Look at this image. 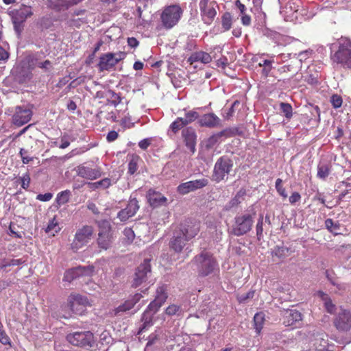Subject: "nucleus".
I'll return each mask as SVG.
<instances>
[{
  "mask_svg": "<svg viewBox=\"0 0 351 351\" xmlns=\"http://www.w3.org/2000/svg\"><path fill=\"white\" fill-rule=\"evenodd\" d=\"M167 298V295L165 293V287L162 286L158 288L154 300L149 304L147 309L143 314L141 319L143 326L140 328L138 333L143 332L147 327H149L152 325V318L154 315L165 302Z\"/></svg>",
  "mask_w": 351,
  "mask_h": 351,
  "instance_id": "obj_1",
  "label": "nucleus"
},
{
  "mask_svg": "<svg viewBox=\"0 0 351 351\" xmlns=\"http://www.w3.org/2000/svg\"><path fill=\"white\" fill-rule=\"evenodd\" d=\"M197 273L201 276L213 274L217 270V263L213 254L204 251L193 259Z\"/></svg>",
  "mask_w": 351,
  "mask_h": 351,
  "instance_id": "obj_2",
  "label": "nucleus"
},
{
  "mask_svg": "<svg viewBox=\"0 0 351 351\" xmlns=\"http://www.w3.org/2000/svg\"><path fill=\"white\" fill-rule=\"evenodd\" d=\"M183 14V10L178 4L166 6L160 14L162 25L167 29L176 25Z\"/></svg>",
  "mask_w": 351,
  "mask_h": 351,
  "instance_id": "obj_3",
  "label": "nucleus"
},
{
  "mask_svg": "<svg viewBox=\"0 0 351 351\" xmlns=\"http://www.w3.org/2000/svg\"><path fill=\"white\" fill-rule=\"evenodd\" d=\"M331 59L343 67L351 69V41L341 38L339 42V49Z\"/></svg>",
  "mask_w": 351,
  "mask_h": 351,
  "instance_id": "obj_4",
  "label": "nucleus"
},
{
  "mask_svg": "<svg viewBox=\"0 0 351 351\" xmlns=\"http://www.w3.org/2000/svg\"><path fill=\"white\" fill-rule=\"evenodd\" d=\"M233 162L228 156L220 157L215 162L212 175L213 180L219 182L227 180L232 171Z\"/></svg>",
  "mask_w": 351,
  "mask_h": 351,
  "instance_id": "obj_5",
  "label": "nucleus"
},
{
  "mask_svg": "<svg viewBox=\"0 0 351 351\" xmlns=\"http://www.w3.org/2000/svg\"><path fill=\"white\" fill-rule=\"evenodd\" d=\"M254 215L255 213L252 214L244 213L236 216L230 232L237 237L247 233L252 229Z\"/></svg>",
  "mask_w": 351,
  "mask_h": 351,
  "instance_id": "obj_6",
  "label": "nucleus"
},
{
  "mask_svg": "<svg viewBox=\"0 0 351 351\" xmlns=\"http://www.w3.org/2000/svg\"><path fill=\"white\" fill-rule=\"evenodd\" d=\"M198 5L203 23L207 25L212 24L217 14V2L210 0H199Z\"/></svg>",
  "mask_w": 351,
  "mask_h": 351,
  "instance_id": "obj_7",
  "label": "nucleus"
},
{
  "mask_svg": "<svg viewBox=\"0 0 351 351\" xmlns=\"http://www.w3.org/2000/svg\"><path fill=\"white\" fill-rule=\"evenodd\" d=\"M93 271L94 267L93 266H79L67 270L64 274L63 280L64 281L71 282L75 279L82 278L83 280L81 282H86L84 278L91 276Z\"/></svg>",
  "mask_w": 351,
  "mask_h": 351,
  "instance_id": "obj_8",
  "label": "nucleus"
},
{
  "mask_svg": "<svg viewBox=\"0 0 351 351\" xmlns=\"http://www.w3.org/2000/svg\"><path fill=\"white\" fill-rule=\"evenodd\" d=\"M90 305V304L86 296L72 293L68 298V306L71 311L77 315H82L86 307Z\"/></svg>",
  "mask_w": 351,
  "mask_h": 351,
  "instance_id": "obj_9",
  "label": "nucleus"
},
{
  "mask_svg": "<svg viewBox=\"0 0 351 351\" xmlns=\"http://www.w3.org/2000/svg\"><path fill=\"white\" fill-rule=\"evenodd\" d=\"M125 54L123 52L106 53L103 54L98 63L99 71H108L113 68L119 61L124 59Z\"/></svg>",
  "mask_w": 351,
  "mask_h": 351,
  "instance_id": "obj_10",
  "label": "nucleus"
},
{
  "mask_svg": "<svg viewBox=\"0 0 351 351\" xmlns=\"http://www.w3.org/2000/svg\"><path fill=\"white\" fill-rule=\"evenodd\" d=\"M93 228L90 226H84L79 229L75 235L72 243V249L77 251L84 245H86L91 239Z\"/></svg>",
  "mask_w": 351,
  "mask_h": 351,
  "instance_id": "obj_11",
  "label": "nucleus"
},
{
  "mask_svg": "<svg viewBox=\"0 0 351 351\" xmlns=\"http://www.w3.org/2000/svg\"><path fill=\"white\" fill-rule=\"evenodd\" d=\"M75 171L79 177L89 180H97L103 175V171L100 167H92L84 164L77 166L75 168Z\"/></svg>",
  "mask_w": 351,
  "mask_h": 351,
  "instance_id": "obj_12",
  "label": "nucleus"
},
{
  "mask_svg": "<svg viewBox=\"0 0 351 351\" xmlns=\"http://www.w3.org/2000/svg\"><path fill=\"white\" fill-rule=\"evenodd\" d=\"M334 324L337 330L349 332V338L351 341V313L345 309H340L338 312Z\"/></svg>",
  "mask_w": 351,
  "mask_h": 351,
  "instance_id": "obj_13",
  "label": "nucleus"
},
{
  "mask_svg": "<svg viewBox=\"0 0 351 351\" xmlns=\"http://www.w3.org/2000/svg\"><path fill=\"white\" fill-rule=\"evenodd\" d=\"M67 341L76 346H85L90 345L93 339V335L90 331L75 332L66 336Z\"/></svg>",
  "mask_w": 351,
  "mask_h": 351,
  "instance_id": "obj_14",
  "label": "nucleus"
},
{
  "mask_svg": "<svg viewBox=\"0 0 351 351\" xmlns=\"http://www.w3.org/2000/svg\"><path fill=\"white\" fill-rule=\"evenodd\" d=\"M149 259L144 260L136 269L135 272L132 286L137 287L145 283L148 280V276L151 274V266Z\"/></svg>",
  "mask_w": 351,
  "mask_h": 351,
  "instance_id": "obj_15",
  "label": "nucleus"
},
{
  "mask_svg": "<svg viewBox=\"0 0 351 351\" xmlns=\"http://www.w3.org/2000/svg\"><path fill=\"white\" fill-rule=\"evenodd\" d=\"M185 238L182 236L179 235L178 233L173 237L170 242V249L173 250L176 254H178V257L173 258L174 261L177 259H181L180 261H183L188 256V252H183L184 247L186 245Z\"/></svg>",
  "mask_w": 351,
  "mask_h": 351,
  "instance_id": "obj_16",
  "label": "nucleus"
},
{
  "mask_svg": "<svg viewBox=\"0 0 351 351\" xmlns=\"http://www.w3.org/2000/svg\"><path fill=\"white\" fill-rule=\"evenodd\" d=\"M32 109L28 106H16L12 121L14 125L21 126L28 123L32 117Z\"/></svg>",
  "mask_w": 351,
  "mask_h": 351,
  "instance_id": "obj_17",
  "label": "nucleus"
},
{
  "mask_svg": "<svg viewBox=\"0 0 351 351\" xmlns=\"http://www.w3.org/2000/svg\"><path fill=\"white\" fill-rule=\"evenodd\" d=\"M208 180L206 178L191 180L178 185L177 191L180 194L185 195L195 190L200 189L208 185Z\"/></svg>",
  "mask_w": 351,
  "mask_h": 351,
  "instance_id": "obj_18",
  "label": "nucleus"
},
{
  "mask_svg": "<svg viewBox=\"0 0 351 351\" xmlns=\"http://www.w3.org/2000/svg\"><path fill=\"white\" fill-rule=\"evenodd\" d=\"M199 231V223L197 221H186L177 233L185 238V241H189L194 238Z\"/></svg>",
  "mask_w": 351,
  "mask_h": 351,
  "instance_id": "obj_19",
  "label": "nucleus"
},
{
  "mask_svg": "<svg viewBox=\"0 0 351 351\" xmlns=\"http://www.w3.org/2000/svg\"><path fill=\"white\" fill-rule=\"evenodd\" d=\"M32 14V8L25 5H21L19 8L10 12L12 22L16 23H23Z\"/></svg>",
  "mask_w": 351,
  "mask_h": 351,
  "instance_id": "obj_20",
  "label": "nucleus"
},
{
  "mask_svg": "<svg viewBox=\"0 0 351 351\" xmlns=\"http://www.w3.org/2000/svg\"><path fill=\"white\" fill-rule=\"evenodd\" d=\"M302 319V314L296 309L286 310L284 314L283 323L287 326L296 327Z\"/></svg>",
  "mask_w": 351,
  "mask_h": 351,
  "instance_id": "obj_21",
  "label": "nucleus"
},
{
  "mask_svg": "<svg viewBox=\"0 0 351 351\" xmlns=\"http://www.w3.org/2000/svg\"><path fill=\"white\" fill-rule=\"evenodd\" d=\"M182 136L184 139L186 146L192 153L195 151L196 134L192 128H186L182 130Z\"/></svg>",
  "mask_w": 351,
  "mask_h": 351,
  "instance_id": "obj_22",
  "label": "nucleus"
},
{
  "mask_svg": "<svg viewBox=\"0 0 351 351\" xmlns=\"http://www.w3.org/2000/svg\"><path fill=\"white\" fill-rule=\"evenodd\" d=\"M117 180L114 179H110L109 178H104L97 182H88L86 183L88 188L90 191L96 190H105L110 187L112 184H115Z\"/></svg>",
  "mask_w": 351,
  "mask_h": 351,
  "instance_id": "obj_23",
  "label": "nucleus"
},
{
  "mask_svg": "<svg viewBox=\"0 0 351 351\" xmlns=\"http://www.w3.org/2000/svg\"><path fill=\"white\" fill-rule=\"evenodd\" d=\"M141 298L142 295L141 293H136L131 298L126 300L123 304L119 306L114 309L115 315H117L120 312H125L132 309Z\"/></svg>",
  "mask_w": 351,
  "mask_h": 351,
  "instance_id": "obj_24",
  "label": "nucleus"
},
{
  "mask_svg": "<svg viewBox=\"0 0 351 351\" xmlns=\"http://www.w3.org/2000/svg\"><path fill=\"white\" fill-rule=\"evenodd\" d=\"M324 334H317L311 340V344H313V350H309V351H327L328 343V340L324 338Z\"/></svg>",
  "mask_w": 351,
  "mask_h": 351,
  "instance_id": "obj_25",
  "label": "nucleus"
},
{
  "mask_svg": "<svg viewBox=\"0 0 351 351\" xmlns=\"http://www.w3.org/2000/svg\"><path fill=\"white\" fill-rule=\"evenodd\" d=\"M212 60L211 56L209 53L199 51H195L193 53L191 56L189 58V62H190L191 64H193L195 62H200L203 64H207L209 63Z\"/></svg>",
  "mask_w": 351,
  "mask_h": 351,
  "instance_id": "obj_26",
  "label": "nucleus"
},
{
  "mask_svg": "<svg viewBox=\"0 0 351 351\" xmlns=\"http://www.w3.org/2000/svg\"><path fill=\"white\" fill-rule=\"evenodd\" d=\"M147 197L150 205L154 207L163 204L167 200L161 193L151 190L149 191Z\"/></svg>",
  "mask_w": 351,
  "mask_h": 351,
  "instance_id": "obj_27",
  "label": "nucleus"
},
{
  "mask_svg": "<svg viewBox=\"0 0 351 351\" xmlns=\"http://www.w3.org/2000/svg\"><path fill=\"white\" fill-rule=\"evenodd\" d=\"M199 122L203 126L213 128L219 124L220 119L215 114L210 113L204 115Z\"/></svg>",
  "mask_w": 351,
  "mask_h": 351,
  "instance_id": "obj_28",
  "label": "nucleus"
},
{
  "mask_svg": "<svg viewBox=\"0 0 351 351\" xmlns=\"http://www.w3.org/2000/svg\"><path fill=\"white\" fill-rule=\"evenodd\" d=\"M317 295L323 302L324 306L328 313L332 314L335 312L337 309L336 306L333 304L330 298L326 293L322 291H319Z\"/></svg>",
  "mask_w": 351,
  "mask_h": 351,
  "instance_id": "obj_29",
  "label": "nucleus"
},
{
  "mask_svg": "<svg viewBox=\"0 0 351 351\" xmlns=\"http://www.w3.org/2000/svg\"><path fill=\"white\" fill-rule=\"evenodd\" d=\"M291 250L285 246H276L271 251V255L279 261H283L291 254Z\"/></svg>",
  "mask_w": 351,
  "mask_h": 351,
  "instance_id": "obj_30",
  "label": "nucleus"
},
{
  "mask_svg": "<svg viewBox=\"0 0 351 351\" xmlns=\"http://www.w3.org/2000/svg\"><path fill=\"white\" fill-rule=\"evenodd\" d=\"M111 243L112 237L110 233H105L104 232H99L97 243L100 248L107 250L110 247Z\"/></svg>",
  "mask_w": 351,
  "mask_h": 351,
  "instance_id": "obj_31",
  "label": "nucleus"
},
{
  "mask_svg": "<svg viewBox=\"0 0 351 351\" xmlns=\"http://www.w3.org/2000/svg\"><path fill=\"white\" fill-rule=\"evenodd\" d=\"M298 6H296L294 3L289 2L285 9L282 11L285 12L286 14L287 20H293L298 18L297 12L298 11Z\"/></svg>",
  "mask_w": 351,
  "mask_h": 351,
  "instance_id": "obj_32",
  "label": "nucleus"
},
{
  "mask_svg": "<svg viewBox=\"0 0 351 351\" xmlns=\"http://www.w3.org/2000/svg\"><path fill=\"white\" fill-rule=\"evenodd\" d=\"M61 230V228L57 221L56 217L51 219L45 228L46 233L51 236H55L56 234L58 233Z\"/></svg>",
  "mask_w": 351,
  "mask_h": 351,
  "instance_id": "obj_33",
  "label": "nucleus"
},
{
  "mask_svg": "<svg viewBox=\"0 0 351 351\" xmlns=\"http://www.w3.org/2000/svg\"><path fill=\"white\" fill-rule=\"evenodd\" d=\"M326 228L334 234H341V225L338 221H334L331 219H327L325 221Z\"/></svg>",
  "mask_w": 351,
  "mask_h": 351,
  "instance_id": "obj_34",
  "label": "nucleus"
},
{
  "mask_svg": "<svg viewBox=\"0 0 351 351\" xmlns=\"http://www.w3.org/2000/svg\"><path fill=\"white\" fill-rule=\"evenodd\" d=\"M232 25V16L231 14L226 12L221 16V28L222 32H225L230 29Z\"/></svg>",
  "mask_w": 351,
  "mask_h": 351,
  "instance_id": "obj_35",
  "label": "nucleus"
},
{
  "mask_svg": "<svg viewBox=\"0 0 351 351\" xmlns=\"http://www.w3.org/2000/svg\"><path fill=\"white\" fill-rule=\"evenodd\" d=\"M265 322V315L263 313L260 312L255 314L254 317V323L256 332L259 334L263 327Z\"/></svg>",
  "mask_w": 351,
  "mask_h": 351,
  "instance_id": "obj_36",
  "label": "nucleus"
},
{
  "mask_svg": "<svg viewBox=\"0 0 351 351\" xmlns=\"http://www.w3.org/2000/svg\"><path fill=\"white\" fill-rule=\"evenodd\" d=\"M139 208L138 201L136 198H130L127 206L124 210L132 217L134 216Z\"/></svg>",
  "mask_w": 351,
  "mask_h": 351,
  "instance_id": "obj_37",
  "label": "nucleus"
},
{
  "mask_svg": "<svg viewBox=\"0 0 351 351\" xmlns=\"http://www.w3.org/2000/svg\"><path fill=\"white\" fill-rule=\"evenodd\" d=\"M109 104L116 107L121 101V97L114 91L109 90L106 94Z\"/></svg>",
  "mask_w": 351,
  "mask_h": 351,
  "instance_id": "obj_38",
  "label": "nucleus"
},
{
  "mask_svg": "<svg viewBox=\"0 0 351 351\" xmlns=\"http://www.w3.org/2000/svg\"><path fill=\"white\" fill-rule=\"evenodd\" d=\"M330 172V166L328 164L320 163L317 167V177L325 179Z\"/></svg>",
  "mask_w": 351,
  "mask_h": 351,
  "instance_id": "obj_39",
  "label": "nucleus"
},
{
  "mask_svg": "<svg viewBox=\"0 0 351 351\" xmlns=\"http://www.w3.org/2000/svg\"><path fill=\"white\" fill-rule=\"evenodd\" d=\"M71 195V191L69 190L63 191L59 193L56 197V202L59 205H62L69 202Z\"/></svg>",
  "mask_w": 351,
  "mask_h": 351,
  "instance_id": "obj_40",
  "label": "nucleus"
},
{
  "mask_svg": "<svg viewBox=\"0 0 351 351\" xmlns=\"http://www.w3.org/2000/svg\"><path fill=\"white\" fill-rule=\"evenodd\" d=\"M185 125H186V122L184 121V119L179 117V118H177L170 125V130L175 134Z\"/></svg>",
  "mask_w": 351,
  "mask_h": 351,
  "instance_id": "obj_41",
  "label": "nucleus"
},
{
  "mask_svg": "<svg viewBox=\"0 0 351 351\" xmlns=\"http://www.w3.org/2000/svg\"><path fill=\"white\" fill-rule=\"evenodd\" d=\"M273 62L274 61L271 60H264L258 63L259 66L263 67L262 73L265 77L267 76L271 71Z\"/></svg>",
  "mask_w": 351,
  "mask_h": 351,
  "instance_id": "obj_42",
  "label": "nucleus"
},
{
  "mask_svg": "<svg viewBox=\"0 0 351 351\" xmlns=\"http://www.w3.org/2000/svg\"><path fill=\"white\" fill-rule=\"evenodd\" d=\"M0 342L5 346H6V345L11 346V340H10L9 336L7 335L1 321H0Z\"/></svg>",
  "mask_w": 351,
  "mask_h": 351,
  "instance_id": "obj_43",
  "label": "nucleus"
},
{
  "mask_svg": "<svg viewBox=\"0 0 351 351\" xmlns=\"http://www.w3.org/2000/svg\"><path fill=\"white\" fill-rule=\"evenodd\" d=\"M326 276L328 278V279L330 281V282L335 285V286H337V287L338 288L339 290H346V288H347V285L343 284V283H341L339 282L338 279L337 278H335L334 277H332L328 271H326Z\"/></svg>",
  "mask_w": 351,
  "mask_h": 351,
  "instance_id": "obj_44",
  "label": "nucleus"
},
{
  "mask_svg": "<svg viewBox=\"0 0 351 351\" xmlns=\"http://www.w3.org/2000/svg\"><path fill=\"white\" fill-rule=\"evenodd\" d=\"M150 0H138L137 12H138L139 19H142V21H143V22L141 23L142 25L147 24L149 21L147 19H145V16H142V10H141V4H143L144 6H146L147 3H148V2Z\"/></svg>",
  "mask_w": 351,
  "mask_h": 351,
  "instance_id": "obj_45",
  "label": "nucleus"
},
{
  "mask_svg": "<svg viewBox=\"0 0 351 351\" xmlns=\"http://www.w3.org/2000/svg\"><path fill=\"white\" fill-rule=\"evenodd\" d=\"M276 189L278 193L284 198L287 197V193L285 189L282 186V180L280 178H278L276 180Z\"/></svg>",
  "mask_w": 351,
  "mask_h": 351,
  "instance_id": "obj_46",
  "label": "nucleus"
},
{
  "mask_svg": "<svg viewBox=\"0 0 351 351\" xmlns=\"http://www.w3.org/2000/svg\"><path fill=\"white\" fill-rule=\"evenodd\" d=\"M225 134V131L220 132L216 134L210 136L207 141V146L211 147L213 146L215 143H217L218 140L223 136Z\"/></svg>",
  "mask_w": 351,
  "mask_h": 351,
  "instance_id": "obj_47",
  "label": "nucleus"
},
{
  "mask_svg": "<svg viewBox=\"0 0 351 351\" xmlns=\"http://www.w3.org/2000/svg\"><path fill=\"white\" fill-rule=\"evenodd\" d=\"M312 54L311 50H305L303 51L300 52L298 54H295L294 56H297V58L298 59L299 62L302 63V62L306 61L307 59L310 58V56Z\"/></svg>",
  "mask_w": 351,
  "mask_h": 351,
  "instance_id": "obj_48",
  "label": "nucleus"
},
{
  "mask_svg": "<svg viewBox=\"0 0 351 351\" xmlns=\"http://www.w3.org/2000/svg\"><path fill=\"white\" fill-rule=\"evenodd\" d=\"M198 117V113L195 111H189L185 114V118L184 119V121L186 122V124L195 121Z\"/></svg>",
  "mask_w": 351,
  "mask_h": 351,
  "instance_id": "obj_49",
  "label": "nucleus"
},
{
  "mask_svg": "<svg viewBox=\"0 0 351 351\" xmlns=\"http://www.w3.org/2000/svg\"><path fill=\"white\" fill-rule=\"evenodd\" d=\"M99 232H104L105 233H110V224L107 220H102L98 223Z\"/></svg>",
  "mask_w": 351,
  "mask_h": 351,
  "instance_id": "obj_50",
  "label": "nucleus"
},
{
  "mask_svg": "<svg viewBox=\"0 0 351 351\" xmlns=\"http://www.w3.org/2000/svg\"><path fill=\"white\" fill-rule=\"evenodd\" d=\"M19 180L23 189H27L29 187L30 183V177L28 173H25L20 177Z\"/></svg>",
  "mask_w": 351,
  "mask_h": 351,
  "instance_id": "obj_51",
  "label": "nucleus"
},
{
  "mask_svg": "<svg viewBox=\"0 0 351 351\" xmlns=\"http://www.w3.org/2000/svg\"><path fill=\"white\" fill-rule=\"evenodd\" d=\"M280 107L287 118H290L292 116V107L290 104L281 103Z\"/></svg>",
  "mask_w": 351,
  "mask_h": 351,
  "instance_id": "obj_52",
  "label": "nucleus"
},
{
  "mask_svg": "<svg viewBox=\"0 0 351 351\" xmlns=\"http://www.w3.org/2000/svg\"><path fill=\"white\" fill-rule=\"evenodd\" d=\"M180 311V307L176 304L170 305L166 309V313L169 315H174L176 314H179Z\"/></svg>",
  "mask_w": 351,
  "mask_h": 351,
  "instance_id": "obj_53",
  "label": "nucleus"
},
{
  "mask_svg": "<svg viewBox=\"0 0 351 351\" xmlns=\"http://www.w3.org/2000/svg\"><path fill=\"white\" fill-rule=\"evenodd\" d=\"M254 294V291H250L246 293L239 294L237 300L240 303L245 302L248 299L252 298Z\"/></svg>",
  "mask_w": 351,
  "mask_h": 351,
  "instance_id": "obj_54",
  "label": "nucleus"
},
{
  "mask_svg": "<svg viewBox=\"0 0 351 351\" xmlns=\"http://www.w3.org/2000/svg\"><path fill=\"white\" fill-rule=\"evenodd\" d=\"M330 101L335 108H338L341 106L342 98L338 95H333L331 97Z\"/></svg>",
  "mask_w": 351,
  "mask_h": 351,
  "instance_id": "obj_55",
  "label": "nucleus"
},
{
  "mask_svg": "<svg viewBox=\"0 0 351 351\" xmlns=\"http://www.w3.org/2000/svg\"><path fill=\"white\" fill-rule=\"evenodd\" d=\"M138 169L136 158H132L128 164V173L134 174Z\"/></svg>",
  "mask_w": 351,
  "mask_h": 351,
  "instance_id": "obj_56",
  "label": "nucleus"
},
{
  "mask_svg": "<svg viewBox=\"0 0 351 351\" xmlns=\"http://www.w3.org/2000/svg\"><path fill=\"white\" fill-rule=\"evenodd\" d=\"M123 234L128 239V242L131 243L134 238V232L130 228H126L123 230Z\"/></svg>",
  "mask_w": 351,
  "mask_h": 351,
  "instance_id": "obj_57",
  "label": "nucleus"
},
{
  "mask_svg": "<svg viewBox=\"0 0 351 351\" xmlns=\"http://www.w3.org/2000/svg\"><path fill=\"white\" fill-rule=\"evenodd\" d=\"M70 145L69 136L68 135H63L61 137V144L59 145L60 149H65Z\"/></svg>",
  "mask_w": 351,
  "mask_h": 351,
  "instance_id": "obj_58",
  "label": "nucleus"
},
{
  "mask_svg": "<svg viewBox=\"0 0 351 351\" xmlns=\"http://www.w3.org/2000/svg\"><path fill=\"white\" fill-rule=\"evenodd\" d=\"M53 197V194L51 193H46L45 194H38L36 197L38 200L42 202H48Z\"/></svg>",
  "mask_w": 351,
  "mask_h": 351,
  "instance_id": "obj_59",
  "label": "nucleus"
},
{
  "mask_svg": "<svg viewBox=\"0 0 351 351\" xmlns=\"http://www.w3.org/2000/svg\"><path fill=\"white\" fill-rule=\"evenodd\" d=\"M117 217L121 221H127L130 217L129 214L127 213V212L122 209L120 210L117 214Z\"/></svg>",
  "mask_w": 351,
  "mask_h": 351,
  "instance_id": "obj_60",
  "label": "nucleus"
},
{
  "mask_svg": "<svg viewBox=\"0 0 351 351\" xmlns=\"http://www.w3.org/2000/svg\"><path fill=\"white\" fill-rule=\"evenodd\" d=\"M301 199V195L298 192H293L289 197V201L291 204L299 202Z\"/></svg>",
  "mask_w": 351,
  "mask_h": 351,
  "instance_id": "obj_61",
  "label": "nucleus"
},
{
  "mask_svg": "<svg viewBox=\"0 0 351 351\" xmlns=\"http://www.w3.org/2000/svg\"><path fill=\"white\" fill-rule=\"evenodd\" d=\"M263 222H261V221L257 222L256 227V235H257L258 239H259V240L263 237Z\"/></svg>",
  "mask_w": 351,
  "mask_h": 351,
  "instance_id": "obj_62",
  "label": "nucleus"
},
{
  "mask_svg": "<svg viewBox=\"0 0 351 351\" xmlns=\"http://www.w3.org/2000/svg\"><path fill=\"white\" fill-rule=\"evenodd\" d=\"M118 133L116 131H110L108 133L106 139L108 142H112L118 138Z\"/></svg>",
  "mask_w": 351,
  "mask_h": 351,
  "instance_id": "obj_63",
  "label": "nucleus"
},
{
  "mask_svg": "<svg viewBox=\"0 0 351 351\" xmlns=\"http://www.w3.org/2000/svg\"><path fill=\"white\" fill-rule=\"evenodd\" d=\"M121 124L126 128H130L133 125V123L131 122V119L130 117L125 116L124 118H122Z\"/></svg>",
  "mask_w": 351,
  "mask_h": 351,
  "instance_id": "obj_64",
  "label": "nucleus"
}]
</instances>
